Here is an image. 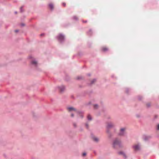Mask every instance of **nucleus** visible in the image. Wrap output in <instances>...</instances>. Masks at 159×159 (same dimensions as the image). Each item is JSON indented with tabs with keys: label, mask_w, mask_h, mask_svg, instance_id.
Wrapping results in <instances>:
<instances>
[{
	"label": "nucleus",
	"mask_w": 159,
	"mask_h": 159,
	"mask_svg": "<svg viewBox=\"0 0 159 159\" xmlns=\"http://www.w3.org/2000/svg\"><path fill=\"white\" fill-rule=\"evenodd\" d=\"M102 50L103 51H106L108 50V48L106 47H103L102 48Z\"/></svg>",
	"instance_id": "nucleus-9"
},
{
	"label": "nucleus",
	"mask_w": 159,
	"mask_h": 159,
	"mask_svg": "<svg viewBox=\"0 0 159 159\" xmlns=\"http://www.w3.org/2000/svg\"><path fill=\"white\" fill-rule=\"evenodd\" d=\"M32 63L34 65H36L37 64V62L35 61H32Z\"/></svg>",
	"instance_id": "nucleus-12"
},
{
	"label": "nucleus",
	"mask_w": 159,
	"mask_h": 159,
	"mask_svg": "<svg viewBox=\"0 0 159 159\" xmlns=\"http://www.w3.org/2000/svg\"><path fill=\"white\" fill-rule=\"evenodd\" d=\"M119 155H122L124 157H126V155L125 154L122 152H120L118 153Z\"/></svg>",
	"instance_id": "nucleus-8"
},
{
	"label": "nucleus",
	"mask_w": 159,
	"mask_h": 159,
	"mask_svg": "<svg viewBox=\"0 0 159 159\" xmlns=\"http://www.w3.org/2000/svg\"><path fill=\"white\" fill-rule=\"evenodd\" d=\"M86 126H87V127H88V125L87 124H86Z\"/></svg>",
	"instance_id": "nucleus-24"
},
{
	"label": "nucleus",
	"mask_w": 159,
	"mask_h": 159,
	"mask_svg": "<svg viewBox=\"0 0 159 159\" xmlns=\"http://www.w3.org/2000/svg\"><path fill=\"white\" fill-rule=\"evenodd\" d=\"M49 7L51 9H52L53 8V5L52 4H49Z\"/></svg>",
	"instance_id": "nucleus-11"
},
{
	"label": "nucleus",
	"mask_w": 159,
	"mask_h": 159,
	"mask_svg": "<svg viewBox=\"0 0 159 159\" xmlns=\"http://www.w3.org/2000/svg\"><path fill=\"white\" fill-rule=\"evenodd\" d=\"M73 125H74V127H76V124H75V123H74V124H73Z\"/></svg>",
	"instance_id": "nucleus-19"
},
{
	"label": "nucleus",
	"mask_w": 159,
	"mask_h": 159,
	"mask_svg": "<svg viewBox=\"0 0 159 159\" xmlns=\"http://www.w3.org/2000/svg\"><path fill=\"white\" fill-rule=\"evenodd\" d=\"M15 32H18V30H15Z\"/></svg>",
	"instance_id": "nucleus-22"
},
{
	"label": "nucleus",
	"mask_w": 159,
	"mask_h": 159,
	"mask_svg": "<svg viewBox=\"0 0 159 159\" xmlns=\"http://www.w3.org/2000/svg\"><path fill=\"white\" fill-rule=\"evenodd\" d=\"M87 118L88 120H91V116L90 115H88L87 116Z\"/></svg>",
	"instance_id": "nucleus-13"
},
{
	"label": "nucleus",
	"mask_w": 159,
	"mask_h": 159,
	"mask_svg": "<svg viewBox=\"0 0 159 159\" xmlns=\"http://www.w3.org/2000/svg\"><path fill=\"white\" fill-rule=\"evenodd\" d=\"M134 148L135 150H138L140 149V147L138 144L135 145L134 146Z\"/></svg>",
	"instance_id": "nucleus-6"
},
{
	"label": "nucleus",
	"mask_w": 159,
	"mask_h": 159,
	"mask_svg": "<svg viewBox=\"0 0 159 159\" xmlns=\"http://www.w3.org/2000/svg\"><path fill=\"white\" fill-rule=\"evenodd\" d=\"M121 142L119 139H115L113 143V146L114 147H115L117 146L120 147L121 146Z\"/></svg>",
	"instance_id": "nucleus-1"
},
{
	"label": "nucleus",
	"mask_w": 159,
	"mask_h": 159,
	"mask_svg": "<svg viewBox=\"0 0 159 159\" xmlns=\"http://www.w3.org/2000/svg\"><path fill=\"white\" fill-rule=\"evenodd\" d=\"M62 4H63V5L64 6V7H65L66 6V3H62Z\"/></svg>",
	"instance_id": "nucleus-17"
},
{
	"label": "nucleus",
	"mask_w": 159,
	"mask_h": 159,
	"mask_svg": "<svg viewBox=\"0 0 159 159\" xmlns=\"http://www.w3.org/2000/svg\"><path fill=\"white\" fill-rule=\"evenodd\" d=\"M98 106V105H95L94 106V107L95 108H96V107H97Z\"/></svg>",
	"instance_id": "nucleus-20"
},
{
	"label": "nucleus",
	"mask_w": 159,
	"mask_h": 159,
	"mask_svg": "<svg viewBox=\"0 0 159 159\" xmlns=\"http://www.w3.org/2000/svg\"><path fill=\"white\" fill-rule=\"evenodd\" d=\"M114 126V125L113 124L110 122L109 123L107 124V128H112Z\"/></svg>",
	"instance_id": "nucleus-5"
},
{
	"label": "nucleus",
	"mask_w": 159,
	"mask_h": 159,
	"mask_svg": "<svg viewBox=\"0 0 159 159\" xmlns=\"http://www.w3.org/2000/svg\"><path fill=\"white\" fill-rule=\"evenodd\" d=\"M82 22L84 23H86L87 22V20L84 21V20H82Z\"/></svg>",
	"instance_id": "nucleus-15"
},
{
	"label": "nucleus",
	"mask_w": 159,
	"mask_h": 159,
	"mask_svg": "<svg viewBox=\"0 0 159 159\" xmlns=\"http://www.w3.org/2000/svg\"><path fill=\"white\" fill-rule=\"evenodd\" d=\"M65 88L64 86H62L59 87V89L61 92L63 91L65 89Z\"/></svg>",
	"instance_id": "nucleus-7"
},
{
	"label": "nucleus",
	"mask_w": 159,
	"mask_h": 159,
	"mask_svg": "<svg viewBox=\"0 0 159 159\" xmlns=\"http://www.w3.org/2000/svg\"><path fill=\"white\" fill-rule=\"evenodd\" d=\"M157 129L158 130H159V124H158V125H157Z\"/></svg>",
	"instance_id": "nucleus-18"
},
{
	"label": "nucleus",
	"mask_w": 159,
	"mask_h": 159,
	"mask_svg": "<svg viewBox=\"0 0 159 159\" xmlns=\"http://www.w3.org/2000/svg\"><path fill=\"white\" fill-rule=\"evenodd\" d=\"M86 155V153L85 152H84L82 154V156H85Z\"/></svg>",
	"instance_id": "nucleus-16"
},
{
	"label": "nucleus",
	"mask_w": 159,
	"mask_h": 159,
	"mask_svg": "<svg viewBox=\"0 0 159 159\" xmlns=\"http://www.w3.org/2000/svg\"><path fill=\"white\" fill-rule=\"evenodd\" d=\"M125 128H121L120 129V131L119 133V134L120 135H123L125 133Z\"/></svg>",
	"instance_id": "nucleus-2"
},
{
	"label": "nucleus",
	"mask_w": 159,
	"mask_h": 159,
	"mask_svg": "<svg viewBox=\"0 0 159 159\" xmlns=\"http://www.w3.org/2000/svg\"><path fill=\"white\" fill-rule=\"evenodd\" d=\"M64 37L61 34H59L58 36V39L60 41H62L64 39Z\"/></svg>",
	"instance_id": "nucleus-4"
},
{
	"label": "nucleus",
	"mask_w": 159,
	"mask_h": 159,
	"mask_svg": "<svg viewBox=\"0 0 159 159\" xmlns=\"http://www.w3.org/2000/svg\"><path fill=\"white\" fill-rule=\"evenodd\" d=\"M22 8V7H21V8H20V10H21V12L22 11H21Z\"/></svg>",
	"instance_id": "nucleus-23"
},
{
	"label": "nucleus",
	"mask_w": 159,
	"mask_h": 159,
	"mask_svg": "<svg viewBox=\"0 0 159 159\" xmlns=\"http://www.w3.org/2000/svg\"><path fill=\"white\" fill-rule=\"evenodd\" d=\"M67 109L68 111H74L75 112H76V109L75 108H74L72 107H68V108H67Z\"/></svg>",
	"instance_id": "nucleus-3"
},
{
	"label": "nucleus",
	"mask_w": 159,
	"mask_h": 159,
	"mask_svg": "<svg viewBox=\"0 0 159 159\" xmlns=\"http://www.w3.org/2000/svg\"><path fill=\"white\" fill-rule=\"evenodd\" d=\"M71 116L72 117L74 116V115H73V114H71Z\"/></svg>",
	"instance_id": "nucleus-21"
},
{
	"label": "nucleus",
	"mask_w": 159,
	"mask_h": 159,
	"mask_svg": "<svg viewBox=\"0 0 159 159\" xmlns=\"http://www.w3.org/2000/svg\"><path fill=\"white\" fill-rule=\"evenodd\" d=\"M93 139L94 141L95 142H98V139L96 137H93Z\"/></svg>",
	"instance_id": "nucleus-10"
},
{
	"label": "nucleus",
	"mask_w": 159,
	"mask_h": 159,
	"mask_svg": "<svg viewBox=\"0 0 159 159\" xmlns=\"http://www.w3.org/2000/svg\"><path fill=\"white\" fill-rule=\"evenodd\" d=\"M96 80H93L92 81L91 84H92Z\"/></svg>",
	"instance_id": "nucleus-14"
}]
</instances>
